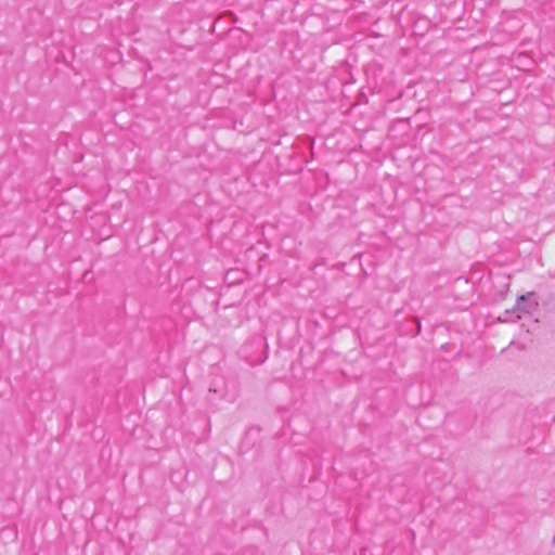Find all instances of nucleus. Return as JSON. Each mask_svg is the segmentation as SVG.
Instances as JSON below:
<instances>
[{
  "label": "nucleus",
  "instance_id": "obj_1",
  "mask_svg": "<svg viewBox=\"0 0 555 555\" xmlns=\"http://www.w3.org/2000/svg\"><path fill=\"white\" fill-rule=\"evenodd\" d=\"M538 300L534 293H527L517 298V302L515 308L512 310H506L504 315L499 317V320L502 322H508L513 320V315L515 314L517 319L521 318V314L533 315L535 310L538 309Z\"/></svg>",
  "mask_w": 555,
  "mask_h": 555
},
{
  "label": "nucleus",
  "instance_id": "obj_2",
  "mask_svg": "<svg viewBox=\"0 0 555 555\" xmlns=\"http://www.w3.org/2000/svg\"><path fill=\"white\" fill-rule=\"evenodd\" d=\"M551 545L555 550V527L551 537Z\"/></svg>",
  "mask_w": 555,
  "mask_h": 555
}]
</instances>
